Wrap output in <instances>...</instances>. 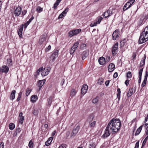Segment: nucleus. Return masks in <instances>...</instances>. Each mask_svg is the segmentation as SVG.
<instances>
[{"label":"nucleus","instance_id":"obj_34","mask_svg":"<svg viewBox=\"0 0 148 148\" xmlns=\"http://www.w3.org/2000/svg\"><path fill=\"white\" fill-rule=\"evenodd\" d=\"M76 93V92L75 91V90L74 89H72L71 91L70 94L71 96L72 97H73L74 96H75Z\"/></svg>","mask_w":148,"mask_h":148},{"label":"nucleus","instance_id":"obj_4","mask_svg":"<svg viewBox=\"0 0 148 148\" xmlns=\"http://www.w3.org/2000/svg\"><path fill=\"white\" fill-rule=\"evenodd\" d=\"M113 10L114 9L113 7L110 8L108 10L104 12L103 14V16L105 18L109 17L112 14Z\"/></svg>","mask_w":148,"mask_h":148},{"label":"nucleus","instance_id":"obj_24","mask_svg":"<svg viewBox=\"0 0 148 148\" xmlns=\"http://www.w3.org/2000/svg\"><path fill=\"white\" fill-rule=\"evenodd\" d=\"M24 26V25L22 24L21 26L20 27L18 31V34L19 36L21 37L22 36V31L23 29V28Z\"/></svg>","mask_w":148,"mask_h":148},{"label":"nucleus","instance_id":"obj_16","mask_svg":"<svg viewBox=\"0 0 148 148\" xmlns=\"http://www.w3.org/2000/svg\"><path fill=\"white\" fill-rule=\"evenodd\" d=\"M99 64L101 65H103L106 62L105 59L103 57H100L98 60Z\"/></svg>","mask_w":148,"mask_h":148},{"label":"nucleus","instance_id":"obj_31","mask_svg":"<svg viewBox=\"0 0 148 148\" xmlns=\"http://www.w3.org/2000/svg\"><path fill=\"white\" fill-rule=\"evenodd\" d=\"M94 118V116L93 115H91L88 117L87 121L90 122H92Z\"/></svg>","mask_w":148,"mask_h":148},{"label":"nucleus","instance_id":"obj_37","mask_svg":"<svg viewBox=\"0 0 148 148\" xmlns=\"http://www.w3.org/2000/svg\"><path fill=\"white\" fill-rule=\"evenodd\" d=\"M126 42V40L124 39L123 40L121 41L120 42V45L121 47H123Z\"/></svg>","mask_w":148,"mask_h":148},{"label":"nucleus","instance_id":"obj_63","mask_svg":"<svg viewBox=\"0 0 148 148\" xmlns=\"http://www.w3.org/2000/svg\"><path fill=\"white\" fill-rule=\"evenodd\" d=\"M121 94L117 93V97L119 100L120 99L121 97Z\"/></svg>","mask_w":148,"mask_h":148},{"label":"nucleus","instance_id":"obj_18","mask_svg":"<svg viewBox=\"0 0 148 148\" xmlns=\"http://www.w3.org/2000/svg\"><path fill=\"white\" fill-rule=\"evenodd\" d=\"M147 77H148V73H147V72L146 71V74H145V76L144 80L143 81V82L142 84L141 85V86L142 87H143L145 86V85L146 83Z\"/></svg>","mask_w":148,"mask_h":148},{"label":"nucleus","instance_id":"obj_38","mask_svg":"<svg viewBox=\"0 0 148 148\" xmlns=\"http://www.w3.org/2000/svg\"><path fill=\"white\" fill-rule=\"evenodd\" d=\"M36 10L37 12L40 13L43 11V8L40 6H38L36 8Z\"/></svg>","mask_w":148,"mask_h":148},{"label":"nucleus","instance_id":"obj_6","mask_svg":"<svg viewBox=\"0 0 148 148\" xmlns=\"http://www.w3.org/2000/svg\"><path fill=\"white\" fill-rule=\"evenodd\" d=\"M119 44L118 42L116 43L112 47V53L113 55H115L118 51V47Z\"/></svg>","mask_w":148,"mask_h":148},{"label":"nucleus","instance_id":"obj_10","mask_svg":"<svg viewBox=\"0 0 148 148\" xmlns=\"http://www.w3.org/2000/svg\"><path fill=\"white\" fill-rule=\"evenodd\" d=\"M119 31L118 29L116 30L113 33L112 39L114 40H115L119 36Z\"/></svg>","mask_w":148,"mask_h":148},{"label":"nucleus","instance_id":"obj_41","mask_svg":"<svg viewBox=\"0 0 148 148\" xmlns=\"http://www.w3.org/2000/svg\"><path fill=\"white\" fill-rule=\"evenodd\" d=\"M28 146L29 148H33V144L32 140H30L29 142Z\"/></svg>","mask_w":148,"mask_h":148},{"label":"nucleus","instance_id":"obj_35","mask_svg":"<svg viewBox=\"0 0 148 148\" xmlns=\"http://www.w3.org/2000/svg\"><path fill=\"white\" fill-rule=\"evenodd\" d=\"M15 127V125L13 123H10L9 125V128L11 130H13L14 128Z\"/></svg>","mask_w":148,"mask_h":148},{"label":"nucleus","instance_id":"obj_11","mask_svg":"<svg viewBox=\"0 0 148 148\" xmlns=\"http://www.w3.org/2000/svg\"><path fill=\"white\" fill-rule=\"evenodd\" d=\"M22 12V8L20 7H17L15 10L14 14L15 16H19Z\"/></svg>","mask_w":148,"mask_h":148},{"label":"nucleus","instance_id":"obj_51","mask_svg":"<svg viewBox=\"0 0 148 148\" xmlns=\"http://www.w3.org/2000/svg\"><path fill=\"white\" fill-rule=\"evenodd\" d=\"M65 16V15H63L61 13L59 16L58 18V19H60V18H62Z\"/></svg>","mask_w":148,"mask_h":148},{"label":"nucleus","instance_id":"obj_27","mask_svg":"<svg viewBox=\"0 0 148 148\" xmlns=\"http://www.w3.org/2000/svg\"><path fill=\"white\" fill-rule=\"evenodd\" d=\"M96 144L95 142H90L89 146V148H95Z\"/></svg>","mask_w":148,"mask_h":148},{"label":"nucleus","instance_id":"obj_30","mask_svg":"<svg viewBox=\"0 0 148 148\" xmlns=\"http://www.w3.org/2000/svg\"><path fill=\"white\" fill-rule=\"evenodd\" d=\"M143 126V125H141L137 129L135 133V135H137L140 134L142 129V127Z\"/></svg>","mask_w":148,"mask_h":148},{"label":"nucleus","instance_id":"obj_59","mask_svg":"<svg viewBox=\"0 0 148 148\" xmlns=\"http://www.w3.org/2000/svg\"><path fill=\"white\" fill-rule=\"evenodd\" d=\"M118 76V73L117 72H115L114 74L113 77L114 78H116Z\"/></svg>","mask_w":148,"mask_h":148},{"label":"nucleus","instance_id":"obj_28","mask_svg":"<svg viewBox=\"0 0 148 148\" xmlns=\"http://www.w3.org/2000/svg\"><path fill=\"white\" fill-rule=\"evenodd\" d=\"M7 60V64L8 65V66H10L12 65V61L11 58H10L8 59Z\"/></svg>","mask_w":148,"mask_h":148},{"label":"nucleus","instance_id":"obj_3","mask_svg":"<svg viewBox=\"0 0 148 148\" xmlns=\"http://www.w3.org/2000/svg\"><path fill=\"white\" fill-rule=\"evenodd\" d=\"M41 68V74L42 76H45L47 75L50 71L51 68L49 67H46L45 68Z\"/></svg>","mask_w":148,"mask_h":148},{"label":"nucleus","instance_id":"obj_7","mask_svg":"<svg viewBox=\"0 0 148 148\" xmlns=\"http://www.w3.org/2000/svg\"><path fill=\"white\" fill-rule=\"evenodd\" d=\"M9 68L6 65H3L0 68V72L7 73L9 71Z\"/></svg>","mask_w":148,"mask_h":148},{"label":"nucleus","instance_id":"obj_46","mask_svg":"<svg viewBox=\"0 0 148 148\" xmlns=\"http://www.w3.org/2000/svg\"><path fill=\"white\" fill-rule=\"evenodd\" d=\"M66 144H62L59 146V148H66Z\"/></svg>","mask_w":148,"mask_h":148},{"label":"nucleus","instance_id":"obj_58","mask_svg":"<svg viewBox=\"0 0 148 148\" xmlns=\"http://www.w3.org/2000/svg\"><path fill=\"white\" fill-rule=\"evenodd\" d=\"M34 18V17L33 16H32L28 21L29 23L32 21V20Z\"/></svg>","mask_w":148,"mask_h":148},{"label":"nucleus","instance_id":"obj_57","mask_svg":"<svg viewBox=\"0 0 148 148\" xmlns=\"http://www.w3.org/2000/svg\"><path fill=\"white\" fill-rule=\"evenodd\" d=\"M129 80L128 79H127L125 81V84L126 86H128L129 85Z\"/></svg>","mask_w":148,"mask_h":148},{"label":"nucleus","instance_id":"obj_48","mask_svg":"<svg viewBox=\"0 0 148 148\" xmlns=\"http://www.w3.org/2000/svg\"><path fill=\"white\" fill-rule=\"evenodd\" d=\"M143 70V68H142L140 69L139 72V77H141Z\"/></svg>","mask_w":148,"mask_h":148},{"label":"nucleus","instance_id":"obj_50","mask_svg":"<svg viewBox=\"0 0 148 148\" xmlns=\"http://www.w3.org/2000/svg\"><path fill=\"white\" fill-rule=\"evenodd\" d=\"M29 23H30L28 21H27L26 23H25L24 25V28H26Z\"/></svg>","mask_w":148,"mask_h":148},{"label":"nucleus","instance_id":"obj_26","mask_svg":"<svg viewBox=\"0 0 148 148\" xmlns=\"http://www.w3.org/2000/svg\"><path fill=\"white\" fill-rule=\"evenodd\" d=\"M53 138L52 137H49L47 141L45 143V145L47 146L49 145L52 141Z\"/></svg>","mask_w":148,"mask_h":148},{"label":"nucleus","instance_id":"obj_12","mask_svg":"<svg viewBox=\"0 0 148 148\" xmlns=\"http://www.w3.org/2000/svg\"><path fill=\"white\" fill-rule=\"evenodd\" d=\"M58 50H56L52 54L51 56L50 57L51 60H52V62L54 61L55 59L58 56Z\"/></svg>","mask_w":148,"mask_h":148},{"label":"nucleus","instance_id":"obj_22","mask_svg":"<svg viewBox=\"0 0 148 148\" xmlns=\"http://www.w3.org/2000/svg\"><path fill=\"white\" fill-rule=\"evenodd\" d=\"M23 114V113L21 112L20 113L19 115L20 118L19 120V122L21 124L23 123L24 119V116H22Z\"/></svg>","mask_w":148,"mask_h":148},{"label":"nucleus","instance_id":"obj_42","mask_svg":"<svg viewBox=\"0 0 148 148\" xmlns=\"http://www.w3.org/2000/svg\"><path fill=\"white\" fill-rule=\"evenodd\" d=\"M96 122L95 121H94L90 123V126L91 127H94L95 125Z\"/></svg>","mask_w":148,"mask_h":148},{"label":"nucleus","instance_id":"obj_49","mask_svg":"<svg viewBox=\"0 0 148 148\" xmlns=\"http://www.w3.org/2000/svg\"><path fill=\"white\" fill-rule=\"evenodd\" d=\"M75 50H74V49H73L72 47H71L70 50V53L71 54H73L74 53Z\"/></svg>","mask_w":148,"mask_h":148},{"label":"nucleus","instance_id":"obj_55","mask_svg":"<svg viewBox=\"0 0 148 148\" xmlns=\"http://www.w3.org/2000/svg\"><path fill=\"white\" fill-rule=\"evenodd\" d=\"M4 143L3 142H0V148H3Z\"/></svg>","mask_w":148,"mask_h":148},{"label":"nucleus","instance_id":"obj_53","mask_svg":"<svg viewBox=\"0 0 148 148\" xmlns=\"http://www.w3.org/2000/svg\"><path fill=\"white\" fill-rule=\"evenodd\" d=\"M98 101V100L97 99V98H95L92 100V102L93 103H96Z\"/></svg>","mask_w":148,"mask_h":148},{"label":"nucleus","instance_id":"obj_20","mask_svg":"<svg viewBox=\"0 0 148 148\" xmlns=\"http://www.w3.org/2000/svg\"><path fill=\"white\" fill-rule=\"evenodd\" d=\"M88 53L86 51H84L82 54V60H84L88 56Z\"/></svg>","mask_w":148,"mask_h":148},{"label":"nucleus","instance_id":"obj_21","mask_svg":"<svg viewBox=\"0 0 148 148\" xmlns=\"http://www.w3.org/2000/svg\"><path fill=\"white\" fill-rule=\"evenodd\" d=\"M16 92V91L15 90H12L10 96V99L13 100L14 99L15 97Z\"/></svg>","mask_w":148,"mask_h":148},{"label":"nucleus","instance_id":"obj_14","mask_svg":"<svg viewBox=\"0 0 148 148\" xmlns=\"http://www.w3.org/2000/svg\"><path fill=\"white\" fill-rule=\"evenodd\" d=\"M88 89V86L86 84H84L82 88L81 93L84 95L87 92Z\"/></svg>","mask_w":148,"mask_h":148},{"label":"nucleus","instance_id":"obj_56","mask_svg":"<svg viewBox=\"0 0 148 148\" xmlns=\"http://www.w3.org/2000/svg\"><path fill=\"white\" fill-rule=\"evenodd\" d=\"M135 0H130L128 1L129 3H130L132 5L134 2Z\"/></svg>","mask_w":148,"mask_h":148},{"label":"nucleus","instance_id":"obj_52","mask_svg":"<svg viewBox=\"0 0 148 148\" xmlns=\"http://www.w3.org/2000/svg\"><path fill=\"white\" fill-rule=\"evenodd\" d=\"M22 15L24 16L27 13V11L26 10H24L21 12Z\"/></svg>","mask_w":148,"mask_h":148},{"label":"nucleus","instance_id":"obj_44","mask_svg":"<svg viewBox=\"0 0 148 148\" xmlns=\"http://www.w3.org/2000/svg\"><path fill=\"white\" fill-rule=\"evenodd\" d=\"M22 95V92L21 91V92L19 93V94L18 95V98L16 100L17 101H18L20 100L21 98V96Z\"/></svg>","mask_w":148,"mask_h":148},{"label":"nucleus","instance_id":"obj_62","mask_svg":"<svg viewBox=\"0 0 148 148\" xmlns=\"http://www.w3.org/2000/svg\"><path fill=\"white\" fill-rule=\"evenodd\" d=\"M51 49V46L50 45H49L47 47V50H46V51H48L49 50H50Z\"/></svg>","mask_w":148,"mask_h":148},{"label":"nucleus","instance_id":"obj_54","mask_svg":"<svg viewBox=\"0 0 148 148\" xmlns=\"http://www.w3.org/2000/svg\"><path fill=\"white\" fill-rule=\"evenodd\" d=\"M139 145V141H138L136 144L134 148H138Z\"/></svg>","mask_w":148,"mask_h":148},{"label":"nucleus","instance_id":"obj_43","mask_svg":"<svg viewBox=\"0 0 148 148\" xmlns=\"http://www.w3.org/2000/svg\"><path fill=\"white\" fill-rule=\"evenodd\" d=\"M69 8L68 7L66 8L64 10L62 13V14L65 16L66 14L67 13V12L69 11Z\"/></svg>","mask_w":148,"mask_h":148},{"label":"nucleus","instance_id":"obj_32","mask_svg":"<svg viewBox=\"0 0 148 148\" xmlns=\"http://www.w3.org/2000/svg\"><path fill=\"white\" fill-rule=\"evenodd\" d=\"M53 97H50L47 100V105L49 106H50L52 101Z\"/></svg>","mask_w":148,"mask_h":148},{"label":"nucleus","instance_id":"obj_15","mask_svg":"<svg viewBox=\"0 0 148 148\" xmlns=\"http://www.w3.org/2000/svg\"><path fill=\"white\" fill-rule=\"evenodd\" d=\"M47 36L46 34L45 33L43 35L41 36L40 38V39L39 42L40 44H42L43 42L46 40Z\"/></svg>","mask_w":148,"mask_h":148},{"label":"nucleus","instance_id":"obj_13","mask_svg":"<svg viewBox=\"0 0 148 148\" xmlns=\"http://www.w3.org/2000/svg\"><path fill=\"white\" fill-rule=\"evenodd\" d=\"M79 127L77 126L73 129L71 134V137H73L76 135L79 130Z\"/></svg>","mask_w":148,"mask_h":148},{"label":"nucleus","instance_id":"obj_5","mask_svg":"<svg viewBox=\"0 0 148 148\" xmlns=\"http://www.w3.org/2000/svg\"><path fill=\"white\" fill-rule=\"evenodd\" d=\"M81 31V29H76L71 31L69 33V36L70 37H71L79 34Z\"/></svg>","mask_w":148,"mask_h":148},{"label":"nucleus","instance_id":"obj_61","mask_svg":"<svg viewBox=\"0 0 148 148\" xmlns=\"http://www.w3.org/2000/svg\"><path fill=\"white\" fill-rule=\"evenodd\" d=\"M41 72V68H39L38 70L36 72V73L38 74V75L39 74V73Z\"/></svg>","mask_w":148,"mask_h":148},{"label":"nucleus","instance_id":"obj_19","mask_svg":"<svg viewBox=\"0 0 148 148\" xmlns=\"http://www.w3.org/2000/svg\"><path fill=\"white\" fill-rule=\"evenodd\" d=\"M45 82V80H40L37 83V85L39 87V89H40L43 85Z\"/></svg>","mask_w":148,"mask_h":148},{"label":"nucleus","instance_id":"obj_9","mask_svg":"<svg viewBox=\"0 0 148 148\" xmlns=\"http://www.w3.org/2000/svg\"><path fill=\"white\" fill-rule=\"evenodd\" d=\"M103 19V18L101 16L98 17L96 19V21L94 23H92L90 25L91 27L96 26L97 24H99L101 21Z\"/></svg>","mask_w":148,"mask_h":148},{"label":"nucleus","instance_id":"obj_39","mask_svg":"<svg viewBox=\"0 0 148 148\" xmlns=\"http://www.w3.org/2000/svg\"><path fill=\"white\" fill-rule=\"evenodd\" d=\"M86 45L84 43H82L80 45V48L81 49H85L86 48Z\"/></svg>","mask_w":148,"mask_h":148},{"label":"nucleus","instance_id":"obj_1","mask_svg":"<svg viewBox=\"0 0 148 148\" xmlns=\"http://www.w3.org/2000/svg\"><path fill=\"white\" fill-rule=\"evenodd\" d=\"M121 123L119 119H113L110 120L107 127L112 133H115L120 129Z\"/></svg>","mask_w":148,"mask_h":148},{"label":"nucleus","instance_id":"obj_17","mask_svg":"<svg viewBox=\"0 0 148 148\" xmlns=\"http://www.w3.org/2000/svg\"><path fill=\"white\" fill-rule=\"evenodd\" d=\"M115 69V65L114 64L111 63L108 66V70L109 72H112Z\"/></svg>","mask_w":148,"mask_h":148},{"label":"nucleus","instance_id":"obj_64","mask_svg":"<svg viewBox=\"0 0 148 148\" xmlns=\"http://www.w3.org/2000/svg\"><path fill=\"white\" fill-rule=\"evenodd\" d=\"M109 80H107L105 82V84L106 85V86H108L109 84Z\"/></svg>","mask_w":148,"mask_h":148},{"label":"nucleus","instance_id":"obj_23","mask_svg":"<svg viewBox=\"0 0 148 148\" xmlns=\"http://www.w3.org/2000/svg\"><path fill=\"white\" fill-rule=\"evenodd\" d=\"M131 5L130 3H129L128 1L124 5L123 8V10L124 11H125L127 10L128 8H130Z\"/></svg>","mask_w":148,"mask_h":148},{"label":"nucleus","instance_id":"obj_25","mask_svg":"<svg viewBox=\"0 0 148 148\" xmlns=\"http://www.w3.org/2000/svg\"><path fill=\"white\" fill-rule=\"evenodd\" d=\"M38 99L37 96L35 95H32L31 97V101L33 103L35 102Z\"/></svg>","mask_w":148,"mask_h":148},{"label":"nucleus","instance_id":"obj_60","mask_svg":"<svg viewBox=\"0 0 148 148\" xmlns=\"http://www.w3.org/2000/svg\"><path fill=\"white\" fill-rule=\"evenodd\" d=\"M58 5V4H57L55 3L54 4V6L53 7V8L55 9H56Z\"/></svg>","mask_w":148,"mask_h":148},{"label":"nucleus","instance_id":"obj_2","mask_svg":"<svg viewBox=\"0 0 148 148\" xmlns=\"http://www.w3.org/2000/svg\"><path fill=\"white\" fill-rule=\"evenodd\" d=\"M148 40V26L144 29L141 34L138 40L139 44H142Z\"/></svg>","mask_w":148,"mask_h":148},{"label":"nucleus","instance_id":"obj_47","mask_svg":"<svg viewBox=\"0 0 148 148\" xmlns=\"http://www.w3.org/2000/svg\"><path fill=\"white\" fill-rule=\"evenodd\" d=\"M148 139V136H147L145 139L144 140L143 142L142 146H143L146 143Z\"/></svg>","mask_w":148,"mask_h":148},{"label":"nucleus","instance_id":"obj_29","mask_svg":"<svg viewBox=\"0 0 148 148\" xmlns=\"http://www.w3.org/2000/svg\"><path fill=\"white\" fill-rule=\"evenodd\" d=\"M79 43V42L78 41H77L74 44L72 47L74 50H76L77 48L78 47Z\"/></svg>","mask_w":148,"mask_h":148},{"label":"nucleus","instance_id":"obj_33","mask_svg":"<svg viewBox=\"0 0 148 148\" xmlns=\"http://www.w3.org/2000/svg\"><path fill=\"white\" fill-rule=\"evenodd\" d=\"M133 89L132 88L129 89V91L127 93V96L129 97H130L132 94Z\"/></svg>","mask_w":148,"mask_h":148},{"label":"nucleus","instance_id":"obj_8","mask_svg":"<svg viewBox=\"0 0 148 148\" xmlns=\"http://www.w3.org/2000/svg\"><path fill=\"white\" fill-rule=\"evenodd\" d=\"M111 132L109 128L107 126L104 131V133L102 136V137L103 138H105L109 136Z\"/></svg>","mask_w":148,"mask_h":148},{"label":"nucleus","instance_id":"obj_40","mask_svg":"<svg viewBox=\"0 0 148 148\" xmlns=\"http://www.w3.org/2000/svg\"><path fill=\"white\" fill-rule=\"evenodd\" d=\"M32 89L29 88H27V89L26 92V95L27 96H28L31 92L32 91Z\"/></svg>","mask_w":148,"mask_h":148},{"label":"nucleus","instance_id":"obj_45","mask_svg":"<svg viewBox=\"0 0 148 148\" xmlns=\"http://www.w3.org/2000/svg\"><path fill=\"white\" fill-rule=\"evenodd\" d=\"M132 77V74L129 71L127 72V78H130Z\"/></svg>","mask_w":148,"mask_h":148},{"label":"nucleus","instance_id":"obj_36","mask_svg":"<svg viewBox=\"0 0 148 148\" xmlns=\"http://www.w3.org/2000/svg\"><path fill=\"white\" fill-rule=\"evenodd\" d=\"M103 83V78H99L98 80L97 83L99 85H101Z\"/></svg>","mask_w":148,"mask_h":148}]
</instances>
